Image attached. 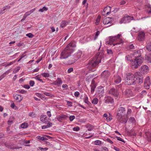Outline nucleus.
<instances>
[{
    "instance_id": "45",
    "label": "nucleus",
    "mask_w": 151,
    "mask_h": 151,
    "mask_svg": "<svg viewBox=\"0 0 151 151\" xmlns=\"http://www.w3.org/2000/svg\"><path fill=\"white\" fill-rule=\"evenodd\" d=\"M41 77V75H38L36 76H35L34 78L36 79V80L39 81Z\"/></svg>"
},
{
    "instance_id": "37",
    "label": "nucleus",
    "mask_w": 151,
    "mask_h": 151,
    "mask_svg": "<svg viewBox=\"0 0 151 151\" xmlns=\"http://www.w3.org/2000/svg\"><path fill=\"white\" fill-rule=\"evenodd\" d=\"M151 84L144 83V86L145 88L147 89H149L150 88Z\"/></svg>"
},
{
    "instance_id": "51",
    "label": "nucleus",
    "mask_w": 151,
    "mask_h": 151,
    "mask_svg": "<svg viewBox=\"0 0 151 151\" xmlns=\"http://www.w3.org/2000/svg\"><path fill=\"white\" fill-rule=\"evenodd\" d=\"M99 33H100V32L99 31H98L96 32V34H95V37L94 38L95 40L97 38V37L99 35Z\"/></svg>"
},
{
    "instance_id": "26",
    "label": "nucleus",
    "mask_w": 151,
    "mask_h": 151,
    "mask_svg": "<svg viewBox=\"0 0 151 151\" xmlns=\"http://www.w3.org/2000/svg\"><path fill=\"white\" fill-rule=\"evenodd\" d=\"M90 86L91 87V92L92 93H93L94 92L95 88H96V86L93 83V81H92Z\"/></svg>"
},
{
    "instance_id": "15",
    "label": "nucleus",
    "mask_w": 151,
    "mask_h": 151,
    "mask_svg": "<svg viewBox=\"0 0 151 151\" xmlns=\"http://www.w3.org/2000/svg\"><path fill=\"white\" fill-rule=\"evenodd\" d=\"M118 111L116 115H124L126 112L124 108L121 106L118 108Z\"/></svg>"
},
{
    "instance_id": "43",
    "label": "nucleus",
    "mask_w": 151,
    "mask_h": 151,
    "mask_svg": "<svg viewBox=\"0 0 151 151\" xmlns=\"http://www.w3.org/2000/svg\"><path fill=\"white\" fill-rule=\"evenodd\" d=\"M84 101L85 103L88 104L89 101H88V98L87 96H85L84 98Z\"/></svg>"
},
{
    "instance_id": "48",
    "label": "nucleus",
    "mask_w": 151,
    "mask_h": 151,
    "mask_svg": "<svg viewBox=\"0 0 151 151\" xmlns=\"http://www.w3.org/2000/svg\"><path fill=\"white\" fill-rule=\"evenodd\" d=\"M60 116H61L62 119L63 120H64L65 119L68 117V116H67L63 115H60Z\"/></svg>"
},
{
    "instance_id": "53",
    "label": "nucleus",
    "mask_w": 151,
    "mask_h": 151,
    "mask_svg": "<svg viewBox=\"0 0 151 151\" xmlns=\"http://www.w3.org/2000/svg\"><path fill=\"white\" fill-rule=\"evenodd\" d=\"M148 9H147V12L149 14L151 13V7L150 5L148 6Z\"/></svg>"
},
{
    "instance_id": "23",
    "label": "nucleus",
    "mask_w": 151,
    "mask_h": 151,
    "mask_svg": "<svg viewBox=\"0 0 151 151\" xmlns=\"http://www.w3.org/2000/svg\"><path fill=\"white\" fill-rule=\"evenodd\" d=\"M62 83V81L60 78H58L57 80L54 81L53 83L54 85L59 86Z\"/></svg>"
},
{
    "instance_id": "9",
    "label": "nucleus",
    "mask_w": 151,
    "mask_h": 151,
    "mask_svg": "<svg viewBox=\"0 0 151 151\" xmlns=\"http://www.w3.org/2000/svg\"><path fill=\"white\" fill-rule=\"evenodd\" d=\"M116 118L117 120L122 123H126L128 119V118L124 115H116Z\"/></svg>"
},
{
    "instance_id": "27",
    "label": "nucleus",
    "mask_w": 151,
    "mask_h": 151,
    "mask_svg": "<svg viewBox=\"0 0 151 151\" xmlns=\"http://www.w3.org/2000/svg\"><path fill=\"white\" fill-rule=\"evenodd\" d=\"M133 56L132 54H130V55H128L126 56L125 58V60L131 62L132 60V58Z\"/></svg>"
},
{
    "instance_id": "24",
    "label": "nucleus",
    "mask_w": 151,
    "mask_h": 151,
    "mask_svg": "<svg viewBox=\"0 0 151 151\" xmlns=\"http://www.w3.org/2000/svg\"><path fill=\"white\" fill-rule=\"evenodd\" d=\"M133 56L135 58H137L139 57L141 55V51L140 50H138L135 52L134 53L132 54Z\"/></svg>"
},
{
    "instance_id": "49",
    "label": "nucleus",
    "mask_w": 151,
    "mask_h": 151,
    "mask_svg": "<svg viewBox=\"0 0 151 151\" xmlns=\"http://www.w3.org/2000/svg\"><path fill=\"white\" fill-rule=\"evenodd\" d=\"M35 83L34 81H29V84L30 86H33Z\"/></svg>"
},
{
    "instance_id": "1",
    "label": "nucleus",
    "mask_w": 151,
    "mask_h": 151,
    "mask_svg": "<svg viewBox=\"0 0 151 151\" xmlns=\"http://www.w3.org/2000/svg\"><path fill=\"white\" fill-rule=\"evenodd\" d=\"M76 46L75 42H71L68 44L61 52L60 58L63 59L68 58L74 51L75 50L74 48Z\"/></svg>"
},
{
    "instance_id": "11",
    "label": "nucleus",
    "mask_w": 151,
    "mask_h": 151,
    "mask_svg": "<svg viewBox=\"0 0 151 151\" xmlns=\"http://www.w3.org/2000/svg\"><path fill=\"white\" fill-rule=\"evenodd\" d=\"M126 97H132L134 96V94L133 93L132 90L130 89H127L123 93Z\"/></svg>"
},
{
    "instance_id": "31",
    "label": "nucleus",
    "mask_w": 151,
    "mask_h": 151,
    "mask_svg": "<svg viewBox=\"0 0 151 151\" xmlns=\"http://www.w3.org/2000/svg\"><path fill=\"white\" fill-rule=\"evenodd\" d=\"M99 99L96 98H95L92 101V103L93 104H97L98 102Z\"/></svg>"
},
{
    "instance_id": "38",
    "label": "nucleus",
    "mask_w": 151,
    "mask_h": 151,
    "mask_svg": "<svg viewBox=\"0 0 151 151\" xmlns=\"http://www.w3.org/2000/svg\"><path fill=\"white\" fill-rule=\"evenodd\" d=\"M129 121L132 123L135 124V120L134 117H131L129 119Z\"/></svg>"
},
{
    "instance_id": "29",
    "label": "nucleus",
    "mask_w": 151,
    "mask_h": 151,
    "mask_svg": "<svg viewBox=\"0 0 151 151\" xmlns=\"http://www.w3.org/2000/svg\"><path fill=\"white\" fill-rule=\"evenodd\" d=\"M5 145L6 147H8L9 148L11 149H14V144H5Z\"/></svg>"
},
{
    "instance_id": "13",
    "label": "nucleus",
    "mask_w": 151,
    "mask_h": 151,
    "mask_svg": "<svg viewBox=\"0 0 151 151\" xmlns=\"http://www.w3.org/2000/svg\"><path fill=\"white\" fill-rule=\"evenodd\" d=\"M149 70V68L146 65H145L141 67V72L143 74H147Z\"/></svg>"
},
{
    "instance_id": "10",
    "label": "nucleus",
    "mask_w": 151,
    "mask_h": 151,
    "mask_svg": "<svg viewBox=\"0 0 151 151\" xmlns=\"http://www.w3.org/2000/svg\"><path fill=\"white\" fill-rule=\"evenodd\" d=\"M110 75V73L108 70H104L101 74V77L105 81H106Z\"/></svg>"
},
{
    "instance_id": "33",
    "label": "nucleus",
    "mask_w": 151,
    "mask_h": 151,
    "mask_svg": "<svg viewBox=\"0 0 151 151\" xmlns=\"http://www.w3.org/2000/svg\"><path fill=\"white\" fill-rule=\"evenodd\" d=\"M37 138L38 139H40L41 140H47L48 139L46 138L44 136L41 137L40 136H38L37 137Z\"/></svg>"
},
{
    "instance_id": "18",
    "label": "nucleus",
    "mask_w": 151,
    "mask_h": 151,
    "mask_svg": "<svg viewBox=\"0 0 151 151\" xmlns=\"http://www.w3.org/2000/svg\"><path fill=\"white\" fill-rule=\"evenodd\" d=\"M114 82L116 83H119L121 81V78L120 76L117 74L115 75L114 78Z\"/></svg>"
},
{
    "instance_id": "39",
    "label": "nucleus",
    "mask_w": 151,
    "mask_h": 151,
    "mask_svg": "<svg viewBox=\"0 0 151 151\" xmlns=\"http://www.w3.org/2000/svg\"><path fill=\"white\" fill-rule=\"evenodd\" d=\"M134 46L133 44H130L128 45L127 48L128 49L130 50L134 48Z\"/></svg>"
},
{
    "instance_id": "61",
    "label": "nucleus",
    "mask_w": 151,
    "mask_h": 151,
    "mask_svg": "<svg viewBox=\"0 0 151 151\" xmlns=\"http://www.w3.org/2000/svg\"><path fill=\"white\" fill-rule=\"evenodd\" d=\"M73 71V68H69L68 70V73H70Z\"/></svg>"
},
{
    "instance_id": "6",
    "label": "nucleus",
    "mask_w": 151,
    "mask_h": 151,
    "mask_svg": "<svg viewBox=\"0 0 151 151\" xmlns=\"http://www.w3.org/2000/svg\"><path fill=\"white\" fill-rule=\"evenodd\" d=\"M82 54V51L78 50L75 53L73 56L72 57V59L69 60L68 63L70 64H72L75 62L76 61L79 59Z\"/></svg>"
},
{
    "instance_id": "17",
    "label": "nucleus",
    "mask_w": 151,
    "mask_h": 151,
    "mask_svg": "<svg viewBox=\"0 0 151 151\" xmlns=\"http://www.w3.org/2000/svg\"><path fill=\"white\" fill-rule=\"evenodd\" d=\"M145 38V34L143 32H140L138 36V39L140 41H143Z\"/></svg>"
},
{
    "instance_id": "59",
    "label": "nucleus",
    "mask_w": 151,
    "mask_h": 151,
    "mask_svg": "<svg viewBox=\"0 0 151 151\" xmlns=\"http://www.w3.org/2000/svg\"><path fill=\"white\" fill-rule=\"evenodd\" d=\"M62 87L64 89H67L68 88V86L67 84H63L62 85Z\"/></svg>"
},
{
    "instance_id": "36",
    "label": "nucleus",
    "mask_w": 151,
    "mask_h": 151,
    "mask_svg": "<svg viewBox=\"0 0 151 151\" xmlns=\"http://www.w3.org/2000/svg\"><path fill=\"white\" fill-rule=\"evenodd\" d=\"M20 67H18L14 69L13 71V73H16L17 72H18L20 70Z\"/></svg>"
},
{
    "instance_id": "32",
    "label": "nucleus",
    "mask_w": 151,
    "mask_h": 151,
    "mask_svg": "<svg viewBox=\"0 0 151 151\" xmlns=\"http://www.w3.org/2000/svg\"><path fill=\"white\" fill-rule=\"evenodd\" d=\"M150 78L149 76L147 77L145 80V81L144 83H150L151 84L150 82Z\"/></svg>"
},
{
    "instance_id": "54",
    "label": "nucleus",
    "mask_w": 151,
    "mask_h": 151,
    "mask_svg": "<svg viewBox=\"0 0 151 151\" xmlns=\"http://www.w3.org/2000/svg\"><path fill=\"white\" fill-rule=\"evenodd\" d=\"M35 10V9H32V10H31L29 11H28V13L30 15Z\"/></svg>"
},
{
    "instance_id": "52",
    "label": "nucleus",
    "mask_w": 151,
    "mask_h": 151,
    "mask_svg": "<svg viewBox=\"0 0 151 151\" xmlns=\"http://www.w3.org/2000/svg\"><path fill=\"white\" fill-rule=\"evenodd\" d=\"M46 124H47L46 125L47 127H48V128L51 127L52 125V123L50 122H47Z\"/></svg>"
},
{
    "instance_id": "25",
    "label": "nucleus",
    "mask_w": 151,
    "mask_h": 151,
    "mask_svg": "<svg viewBox=\"0 0 151 151\" xmlns=\"http://www.w3.org/2000/svg\"><path fill=\"white\" fill-rule=\"evenodd\" d=\"M10 8V6L9 5H7L6 6L4 7L0 12V14H2L6 11L7 10L9 9Z\"/></svg>"
},
{
    "instance_id": "8",
    "label": "nucleus",
    "mask_w": 151,
    "mask_h": 151,
    "mask_svg": "<svg viewBox=\"0 0 151 151\" xmlns=\"http://www.w3.org/2000/svg\"><path fill=\"white\" fill-rule=\"evenodd\" d=\"M133 19V17L126 15L121 19L120 21V23L122 24L129 23Z\"/></svg>"
},
{
    "instance_id": "28",
    "label": "nucleus",
    "mask_w": 151,
    "mask_h": 151,
    "mask_svg": "<svg viewBox=\"0 0 151 151\" xmlns=\"http://www.w3.org/2000/svg\"><path fill=\"white\" fill-rule=\"evenodd\" d=\"M68 23L69 22L67 21H63L60 24V26L62 27H63L68 24Z\"/></svg>"
},
{
    "instance_id": "57",
    "label": "nucleus",
    "mask_w": 151,
    "mask_h": 151,
    "mask_svg": "<svg viewBox=\"0 0 151 151\" xmlns=\"http://www.w3.org/2000/svg\"><path fill=\"white\" fill-rule=\"evenodd\" d=\"M56 119L59 122H61L63 120L60 115L58 116L56 118Z\"/></svg>"
},
{
    "instance_id": "20",
    "label": "nucleus",
    "mask_w": 151,
    "mask_h": 151,
    "mask_svg": "<svg viewBox=\"0 0 151 151\" xmlns=\"http://www.w3.org/2000/svg\"><path fill=\"white\" fill-rule=\"evenodd\" d=\"M104 91L103 87L102 86H100L98 87V90L96 93L98 94H101V95L104 93Z\"/></svg>"
},
{
    "instance_id": "62",
    "label": "nucleus",
    "mask_w": 151,
    "mask_h": 151,
    "mask_svg": "<svg viewBox=\"0 0 151 151\" xmlns=\"http://www.w3.org/2000/svg\"><path fill=\"white\" fill-rule=\"evenodd\" d=\"M12 70L11 69H9L6 71L4 73L5 75L8 74Z\"/></svg>"
},
{
    "instance_id": "4",
    "label": "nucleus",
    "mask_w": 151,
    "mask_h": 151,
    "mask_svg": "<svg viewBox=\"0 0 151 151\" xmlns=\"http://www.w3.org/2000/svg\"><path fill=\"white\" fill-rule=\"evenodd\" d=\"M125 84L128 85H134V74L131 73H127L124 76Z\"/></svg>"
},
{
    "instance_id": "30",
    "label": "nucleus",
    "mask_w": 151,
    "mask_h": 151,
    "mask_svg": "<svg viewBox=\"0 0 151 151\" xmlns=\"http://www.w3.org/2000/svg\"><path fill=\"white\" fill-rule=\"evenodd\" d=\"M28 126V124L27 123H24L21 124V127L23 129L27 128Z\"/></svg>"
},
{
    "instance_id": "34",
    "label": "nucleus",
    "mask_w": 151,
    "mask_h": 151,
    "mask_svg": "<svg viewBox=\"0 0 151 151\" xmlns=\"http://www.w3.org/2000/svg\"><path fill=\"white\" fill-rule=\"evenodd\" d=\"M42 75L45 78L49 77L50 76V74L48 73H41Z\"/></svg>"
},
{
    "instance_id": "40",
    "label": "nucleus",
    "mask_w": 151,
    "mask_h": 151,
    "mask_svg": "<svg viewBox=\"0 0 151 151\" xmlns=\"http://www.w3.org/2000/svg\"><path fill=\"white\" fill-rule=\"evenodd\" d=\"M94 144L96 145H100L101 144V142L99 140H96L94 142Z\"/></svg>"
},
{
    "instance_id": "16",
    "label": "nucleus",
    "mask_w": 151,
    "mask_h": 151,
    "mask_svg": "<svg viewBox=\"0 0 151 151\" xmlns=\"http://www.w3.org/2000/svg\"><path fill=\"white\" fill-rule=\"evenodd\" d=\"M40 121L45 123H46L47 122H49L48 120H50V119L48 118H47L46 115H42L40 116Z\"/></svg>"
},
{
    "instance_id": "50",
    "label": "nucleus",
    "mask_w": 151,
    "mask_h": 151,
    "mask_svg": "<svg viewBox=\"0 0 151 151\" xmlns=\"http://www.w3.org/2000/svg\"><path fill=\"white\" fill-rule=\"evenodd\" d=\"M75 116L74 115L70 116L69 117L70 121H72L74 119H75Z\"/></svg>"
},
{
    "instance_id": "19",
    "label": "nucleus",
    "mask_w": 151,
    "mask_h": 151,
    "mask_svg": "<svg viewBox=\"0 0 151 151\" xmlns=\"http://www.w3.org/2000/svg\"><path fill=\"white\" fill-rule=\"evenodd\" d=\"M112 18L110 17H107L104 19L103 23L105 24H107L109 23H111V20Z\"/></svg>"
},
{
    "instance_id": "47",
    "label": "nucleus",
    "mask_w": 151,
    "mask_h": 151,
    "mask_svg": "<svg viewBox=\"0 0 151 151\" xmlns=\"http://www.w3.org/2000/svg\"><path fill=\"white\" fill-rule=\"evenodd\" d=\"M26 36L29 38H32L34 35L31 33H29L26 34Z\"/></svg>"
},
{
    "instance_id": "46",
    "label": "nucleus",
    "mask_w": 151,
    "mask_h": 151,
    "mask_svg": "<svg viewBox=\"0 0 151 151\" xmlns=\"http://www.w3.org/2000/svg\"><path fill=\"white\" fill-rule=\"evenodd\" d=\"M147 93V92L146 91L143 90L141 92V95L143 96L145 95H146Z\"/></svg>"
},
{
    "instance_id": "14",
    "label": "nucleus",
    "mask_w": 151,
    "mask_h": 151,
    "mask_svg": "<svg viewBox=\"0 0 151 151\" xmlns=\"http://www.w3.org/2000/svg\"><path fill=\"white\" fill-rule=\"evenodd\" d=\"M109 93L113 95L114 96H117L119 94L117 90L114 88L110 89L109 91Z\"/></svg>"
},
{
    "instance_id": "2",
    "label": "nucleus",
    "mask_w": 151,
    "mask_h": 151,
    "mask_svg": "<svg viewBox=\"0 0 151 151\" xmlns=\"http://www.w3.org/2000/svg\"><path fill=\"white\" fill-rule=\"evenodd\" d=\"M100 54H97L94 57L93 59L90 60L87 65V68L89 71H93L94 69L101 62V55H99Z\"/></svg>"
},
{
    "instance_id": "5",
    "label": "nucleus",
    "mask_w": 151,
    "mask_h": 151,
    "mask_svg": "<svg viewBox=\"0 0 151 151\" xmlns=\"http://www.w3.org/2000/svg\"><path fill=\"white\" fill-rule=\"evenodd\" d=\"M142 63V59L139 58H136L132 60L131 62L132 67L134 68H138Z\"/></svg>"
},
{
    "instance_id": "44",
    "label": "nucleus",
    "mask_w": 151,
    "mask_h": 151,
    "mask_svg": "<svg viewBox=\"0 0 151 151\" xmlns=\"http://www.w3.org/2000/svg\"><path fill=\"white\" fill-rule=\"evenodd\" d=\"M132 30L134 32H137L139 30V29L137 27H134Z\"/></svg>"
},
{
    "instance_id": "7",
    "label": "nucleus",
    "mask_w": 151,
    "mask_h": 151,
    "mask_svg": "<svg viewBox=\"0 0 151 151\" xmlns=\"http://www.w3.org/2000/svg\"><path fill=\"white\" fill-rule=\"evenodd\" d=\"M141 75L140 72H136L134 73V85L143 82V78L141 76Z\"/></svg>"
},
{
    "instance_id": "42",
    "label": "nucleus",
    "mask_w": 151,
    "mask_h": 151,
    "mask_svg": "<svg viewBox=\"0 0 151 151\" xmlns=\"http://www.w3.org/2000/svg\"><path fill=\"white\" fill-rule=\"evenodd\" d=\"M29 116L32 118H35L36 117V115L34 112H31L29 113Z\"/></svg>"
},
{
    "instance_id": "55",
    "label": "nucleus",
    "mask_w": 151,
    "mask_h": 151,
    "mask_svg": "<svg viewBox=\"0 0 151 151\" xmlns=\"http://www.w3.org/2000/svg\"><path fill=\"white\" fill-rule=\"evenodd\" d=\"M39 149L41 151H43V150L46 151L48 150V148H47V147H45L44 148H43L41 147H39Z\"/></svg>"
},
{
    "instance_id": "58",
    "label": "nucleus",
    "mask_w": 151,
    "mask_h": 151,
    "mask_svg": "<svg viewBox=\"0 0 151 151\" xmlns=\"http://www.w3.org/2000/svg\"><path fill=\"white\" fill-rule=\"evenodd\" d=\"M79 129H80L78 127H74L73 129V131H77L79 130Z\"/></svg>"
},
{
    "instance_id": "63",
    "label": "nucleus",
    "mask_w": 151,
    "mask_h": 151,
    "mask_svg": "<svg viewBox=\"0 0 151 151\" xmlns=\"http://www.w3.org/2000/svg\"><path fill=\"white\" fill-rule=\"evenodd\" d=\"M42 59V58L41 57H39L38 59L36 61V62L37 63H38Z\"/></svg>"
},
{
    "instance_id": "3",
    "label": "nucleus",
    "mask_w": 151,
    "mask_h": 151,
    "mask_svg": "<svg viewBox=\"0 0 151 151\" xmlns=\"http://www.w3.org/2000/svg\"><path fill=\"white\" fill-rule=\"evenodd\" d=\"M122 38L121 35L120 34H118L116 36H111L108 43L111 45H113L114 46L117 45H122L124 43V41Z\"/></svg>"
},
{
    "instance_id": "41",
    "label": "nucleus",
    "mask_w": 151,
    "mask_h": 151,
    "mask_svg": "<svg viewBox=\"0 0 151 151\" xmlns=\"http://www.w3.org/2000/svg\"><path fill=\"white\" fill-rule=\"evenodd\" d=\"M100 19L101 17L99 16L96 20V22H95V24L96 25H98L99 24L100 20Z\"/></svg>"
},
{
    "instance_id": "56",
    "label": "nucleus",
    "mask_w": 151,
    "mask_h": 151,
    "mask_svg": "<svg viewBox=\"0 0 151 151\" xmlns=\"http://www.w3.org/2000/svg\"><path fill=\"white\" fill-rule=\"evenodd\" d=\"M132 111V110L131 109H128V111L127 112V116H128V115H129L131 114Z\"/></svg>"
},
{
    "instance_id": "60",
    "label": "nucleus",
    "mask_w": 151,
    "mask_h": 151,
    "mask_svg": "<svg viewBox=\"0 0 151 151\" xmlns=\"http://www.w3.org/2000/svg\"><path fill=\"white\" fill-rule=\"evenodd\" d=\"M11 107L15 109H17V107L15 106V104H11Z\"/></svg>"
},
{
    "instance_id": "22",
    "label": "nucleus",
    "mask_w": 151,
    "mask_h": 151,
    "mask_svg": "<svg viewBox=\"0 0 151 151\" xmlns=\"http://www.w3.org/2000/svg\"><path fill=\"white\" fill-rule=\"evenodd\" d=\"M14 99L17 102L20 101L22 99V97L19 95L15 94L14 95Z\"/></svg>"
},
{
    "instance_id": "64",
    "label": "nucleus",
    "mask_w": 151,
    "mask_h": 151,
    "mask_svg": "<svg viewBox=\"0 0 151 151\" xmlns=\"http://www.w3.org/2000/svg\"><path fill=\"white\" fill-rule=\"evenodd\" d=\"M79 94V93L78 91H76L74 93V95L75 96L77 97H78Z\"/></svg>"
},
{
    "instance_id": "12",
    "label": "nucleus",
    "mask_w": 151,
    "mask_h": 151,
    "mask_svg": "<svg viewBox=\"0 0 151 151\" xmlns=\"http://www.w3.org/2000/svg\"><path fill=\"white\" fill-rule=\"evenodd\" d=\"M111 11V8L109 6H108L104 9L102 14L104 16L108 15L110 13Z\"/></svg>"
},
{
    "instance_id": "35",
    "label": "nucleus",
    "mask_w": 151,
    "mask_h": 151,
    "mask_svg": "<svg viewBox=\"0 0 151 151\" xmlns=\"http://www.w3.org/2000/svg\"><path fill=\"white\" fill-rule=\"evenodd\" d=\"M107 54L109 55L110 56H111L113 55V52L112 50L109 49H107Z\"/></svg>"
},
{
    "instance_id": "21",
    "label": "nucleus",
    "mask_w": 151,
    "mask_h": 151,
    "mask_svg": "<svg viewBox=\"0 0 151 151\" xmlns=\"http://www.w3.org/2000/svg\"><path fill=\"white\" fill-rule=\"evenodd\" d=\"M114 102V99L110 97H108L105 99V103H106L112 104Z\"/></svg>"
}]
</instances>
